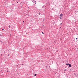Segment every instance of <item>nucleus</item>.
<instances>
[{"mask_svg":"<svg viewBox=\"0 0 78 78\" xmlns=\"http://www.w3.org/2000/svg\"><path fill=\"white\" fill-rule=\"evenodd\" d=\"M65 71H66V70H67V69H66L65 70Z\"/></svg>","mask_w":78,"mask_h":78,"instance_id":"9","label":"nucleus"},{"mask_svg":"<svg viewBox=\"0 0 78 78\" xmlns=\"http://www.w3.org/2000/svg\"><path fill=\"white\" fill-rule=\"evenodd\" d=\"M9 28H11V26L9 25Z\"/></svg>","mask_w":78,"mask_h":78,"instance_id":"4","label":"nucleus"},{"mask_svg":"<svg viewBox=\"0 0 78 78\" xmlns=\"http://www.w3.org/2000/svg\"><path fill=\"white\" fill-rule=\"evenodd\" d=\"M69 67H72V66H71V64H69Z\"/></svg>","mask_w":78,"mask_h":78,"instance_id":"1","label":"nucleus"},{"mask_svg":"<svg viewBox=\"0 0 78 78\" xmlns=\"http://www.w3.org/2000/svg\"><path fill=\"white\" fill-rule=\"evenodd\" d=\"M17 3H18V2H17Z\"/></svg>","mask_w":78,"mask_h":78,"instance_id":"14","label":"nucleus"},{"mask_svg":"<svg viewBox=\"0 0 78 78\" xmlns=\"http://www.w3.org/2000/svg\"><path fill=\"white\" fill-rule=\"evenodd\" d=\"M74 75H75V74H74Z\"/></svg>","mask_w":78,"mask_h":78,"instance_id":"17","label":"nucleus"},{"mask_svg":"<svg viewBox=\"0 0 78 78\" xmlns=\"http://www.w3.org/2000/svg\"><path fill=\"white\" fill-rule=\"evenodd\" d=\"M42 33V34H43V32H42V33Z\"/></svg>","mask_w":78,"mask_h":78,"instance_id":"11","label":"nucleus"},{"mask_svg":"<svg viewBox=\"0 0 78 78\" xmlns=\"http://www.w3.org/2000/svg\"><path fill=\"white\" fill-rule=\"evenodd\" d=\"M34 76H36V74H35Z\"/></svg>","mask_w":78,"mask_h":78,"instance_id":"6","label":"nucleus"},{"mask_svg":"<svg viewBox=\"0 0 78 78\" xmlns=\"http://www.w3.org/2000/svg\"><path fill=\"white\" fill-rule=\"evenodd\" d=\"M0 36H1V35L0 34Z\"/></svg>","mask_w":78,"mask_h":78,"instance_id":"15","label":"nucleus"},{"mask_svg":"<svg viewBox=\"0 0 78 78\" xmlns=\"http://www.w3.org/2000/svg\"><path fill=\"white\" fill-rule=\"evenodd\" d=\"M69 63H66V65H67V66H68V65H69Z\"/></svg>","mask_w":78,"mask_h":78,"instance_id":"3","label":"nucleus"},{"mask_svg":"<svg viewBox=\"0 0 78 78\" xmlns=\"http://www.w3.org/2000/svg\"><path fill=\"white\" fill-rule=\"evenodd\" d=\"M23 23H24V21H23Z\"/></svg>","mask_w":78,"mask_h":78,"instance_id":"13","label":"nucleus"},{"mask_svg":"<svg viewBox=\"0 0 78 78\" xmlns=\"http://www.w3.org/2000/svg\"><path fill=\"white\" fill-rule=\"evenodd\" d=\"M59 19H62V18H61V17H60L59 18Z\"/></svg>","mask_w":78,"mask_h":78,"instance_id":"7","label":"nucleus"},{"mask_svg":"<svg viewBox=\"0 0 78 78\" xmlns=\"http://www.w3.org/2000/svg\"><path fill=\"white\" fill-rule=\"evenodd\" d=\"M60 25H62V23H60Z\"/></svg>","mask_w":78,"mask_h":78,"instance_id":"12","label":"nucleus"},{"mask_svg":"<svg viewBox=\"0 0 78 78\" xmlns=\"http://www.w3.org/2000/svg\"><path fill=\"white\" fill-rule=\"evenodd\" d=\"M63 16V14H61L60 15V17H62Z\"/></svg>","mask_w":78,"mask_h":78,"instance_id":"2","label":"nucleus"},{"mask_svg":"<svg viewBox=\"0 0 78 78\" xmlns=\"http://www.w3.org/2000/svg\"><path fill=\"white\" fill-rule=\"evenodd\" d=\"M76 40H77V39H78V38H76Z\"/></svg>","mask_w":78,"mask_h":78,"instance_id":"8","label":"nucleus"},{"mask_svg":"<svg viewBox=\"0 0 78 78\" xmlns=\"http://www.w3.org/2000/svg\"><path fill=\"white\" fill-rule=\"evenodd\" d=\"M43 26H44V25H43Z\"/></svg>","mask_w":78,"mask_h":78,"instance_id":"16","label":"nucleus"},{"mask_svg":"<svg viewBox=\"0 0 78 78\" xmlns=\"http://www.w3.org/2000/svg\"><path fill=\"white\" fill-rule=\"evenodd\" d=\"M0 42H1V44H2V41H0Z\"/></svg>","mask_w":78,"mask_h":78,"instance_id":"5","label":"nucleus"},{"mask_svg":"<svg viewBox=\"0 0 78 78\" xmlns=\"http://www.w3.org/2000/svg\"><path fill=\"white\" fill-rule=\"evenodd\" d=\"M2 30H4V29H3Z\"/></svg>","mask_w":78,"mask_h":78,"instance_id":"10","label":"nucleus"},{"mask_svg":"<svg viewBox=\"0 0 78 78\" xmlns=\"http://www.w3.org/2000/svg\"><path fill=\"white\" fill-rule=\"evenodd\" d=\"M35 2H36L35 1Z\"/></svg>","mask_w":78,"mask_h":78,"instance_id":"18","label":"nucleus"}]
</instances>
